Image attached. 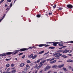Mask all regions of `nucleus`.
I'll return each mask as SVG.
<instances>
[{
  "label": "nucleus",
  "instance_id": "obj_1",
  "mask_svg": "<svg viewBox=\"0 0 73 73\" xmlns=\"http://www.w3.org/2000/svg\"><path fill=\"white\" fill-rule=\"evenodd\" d=\"M13 52H8L5 54H0V56H5L6 55H10V54H13Z\"/></svg>",
  "mask_w": 73,
  "mask_h": 73
},
{
  "label": "nucleus",
  "instance_id": "obj_2",
  "mask_svg": "<svg viewBox=\"0 0 73 73\" xmlns=\"http://www.w3.org/2000/svg\"><path fill=\"white\" fill-rule=\"evenodd\" d=\"M27 49L26 48H22L20 49L19 50H16L15 51V52L14 53V54H16V53H17L19 51H24V50H26Z\"/></svg>",
  "mask_w": 73,
  "mask_h": 73
},
{
  "label": "nucleus",
  "instance_id": "obj_3",
  "mask_svg": "<svg viewBox=\"0 0 73 73\" xmlns=\"http://www.w3.org/2000/svg\"><path fill=\"white\" fill-rule=\"evenodd\" d=\"M62 56V54H60L57 55H56L55 57L56 58H55V60H57L58 59H59L60 58V57H60V56Z\"/></svg>",
  "mask_w": 73,
  "mask_h": 73
},
{
  "label": "nucleus",
  "instance_id": "obj_4",
  "mask_svg": "<svg viewBox=\"0 0 73 73\" xmlns=\"http://www.w3.org/2000/svg\"><path fill=\"white\" fill-rule=\"evenodd\" d=\"M50 68H51V66H47L45 68L44 70L46 71V70H48V69H49Z\"/></svg>",
  "mask_w": 73,
  "mask_h": 73
},
{
  "label": "nucleus",
  "instance_id": "obj_5",
  "mask_svg": "<svg viewBox=\"0 0 73 73\" xmlns=\"http://www.w3.org/2000/svg\"><path fill=\"white\" fill-rule=\"evenodd\" d=\"M67 7L68 8H69L70 9L72 8V7H73V6L71 5H67Z\"/></svg>",
  "mask_w": 73,
  "mask_h": 73
},
{
  "label": "nucleus",
  "instance_id": "obj_6",
  "mask_svg": "<svg viewBox=\"0 0 73 73\" xmlns=\"http://www.w3.org/2000/svg\"><path fill=\"white\" fill-rule=\"evenodd\" d=\"M69 51H70L68 50H64V51H63V53H68V52H69Z\"/></svg>",
  "mask_w": 73,
  "mask_h": 73
},
{
  "label": "nucleus",
  "instance_id": "obj_7",
  "mask_svg": "<svg viewBox=\"0 0 73 73\" xmlns=\"http://www.w3.org/2000/svg\"><path fill=\"white\" fill-rule=\"evenodd\" d=\"M64 66V64L60 65L58 66V67H59V68H62V67Z\"/></svg>",
  "mask_w": 73,
  "mask_h": 73
},
{
  "label": "nucleus",
  "instance_id": "obj_8",
  "mask_svg": "<svg viewBox=\"0 0 73 73\" xmlns=\"http://www.w3.org/2000/svg\"><path fill=\"white\" fill-rule=\"evenodd\" d=\"M42 64H40V65L39 66H38L36 68V69H39V68L42 66Z\"/></svg>",
  "mask_w": 73,
  "mask_h": 73
},
{
  "label": "nucleus",
  "instance_id": "obj_9",
  "mask_svg": "<svg viewBox=\"0 0 73 73\" xmlns=\"http://www.w3.org/2000/svg\"><path fill=\"white\" fill-rule=\"evenodd\" d=\"M33 56V55L31 54V55L28 56V58H32Z\"/></svg>",
  "mask_w": 73,
  "mask_h": 73
},
{
  "label": "nucleus",
  "instance_id": "obj_10",
  "mask_svg": "<svg viewBox=\"0 0 73 73\" xmlns=\"http://www.w3.org/2000/svg\"><path fill=\"white\" fill-rule=\"evenodd\" d=\"M28 68L26 67L25 68V70H24V71L23 72H25L26 73H27L28 72V70H28Z\"/></svg>",
  "mask_w": 73,
  "mask_h": 73
},
{
  "label": "nucleus",
  "instance_id": "obj_11",
  "mask_svg": "<svg viewBox=\"0 0 73 73\" xmlns=\"http://www.w3.org/2000/svg\"><path fill=\"white\" fill-rule=\"evenodd\" d=\"M46 62V60H44L42 62H41L40 63V65H42V64H43V63H44V62Z\"/></svg>",
  "mask_w": 73,
  "mask_h": 73
},
{
  "label": "nucleus",
  "instance_id": "obj_12",
  "mask_svg": "<svg viewBox=\"0 0 73 73\" xmlns=\"http://www.w3.org/2000/svg\"><path fill=\"white\" fill-rule=\"evenodd\" d=\"M25 65V64L22 63L19 66H20V67H23V66H24V65Z\"/></svg>",
  "mask_w": 73,
  "mask_h": 73
},
{
  "label": "nucleus",
  "instance_id": "obj_13",
  "mask_svg": "<svg viewBox=\"0 0 73 73\" xmlns=\"http://www.w3.org/2000/svg\"><path fill=\"white\" fill-rule=\"evenodd\" d=\"M54 60V58L50 60V59H48L47 60V61H53V60Z\"/></svg>",
  "mask_w": 73,
  "mask_h": 73
},
{
  "label": "nucleus",
  "instance_id": "obj_14",
  "mask_svg": "<svg viewBox=\"0 0 73 73\" xmlns=\"http://www.w3.org/2000/svg\"><path fill=\"white\" fill-rule=\"evenodd\" d=\"M46 44H40L38 45V46L39 47H41V46H44V45H46Z\"/></svg>",
  "mask_w": 73,
  "mask_h": 73
},
{
  "label": "nucleus",
  "instance_id": "obj_15",
  "mask_svg": "<svg viewBox=\"0 0 73 73\" xmlns=\"http://www.w3.org/2000/svg\"><path fill=\"white\" fill-rule=\"evenodd\" d=\"M58 45L60 46H63V43H62L61 42H59V44Z\"/></svg>",
  "mask_w": 73,
  "mask_h": 73
},
{
  "label": "nucleus",
  "instance_id": "obj_16",
  "mask_svg": "<svg viewBox=\"0 0 73 73\" xmlns=\"http://www.w3.org/2000/svg\"><path fill=\"white\" fill-rule=\"evenodd\" d=\"M67 62H73V60L70 59H69L67 60Z\"/></svg>",
  "mask_w": 73,
  "mask_h": 73
},
{
  "label": "nucleus",
  "instance_id": "obj_17",
  "mask_svg": "<svg viewBox=\"0 0 73 73\" xmlns=\"http://www.w3.org/2000/svg\"><path fill=\"white\" fill-rule=\"evenodd\" d=\"M59 43H59V42H56V43H54L53 44V45L54 46H56L57 44H59Z\"/></svg>",
  "mask_w": 73,
  "mask_h": 73
},
{
  "label": "nucleus",
  "instance_id": "obj_18",
  "mask_svg": "<svg viewBox=\"0 0 73 73\" xmlns=\"http://www.w3.org/2000/svg\"><path fill=\"white\" fill-rule=\"evenodd\" d=\"M52 68H57V66L56 65H55L52 66Z\"/></svg>",
  "mask_w": 73,
  "mask_h": 73
},
{
  "label": "nucleus",
  "instance_id": "obj_19",
  "mask_svg": "<svg viewBox=\"0 0 73 73\" xmlns=\"http://www.w3.org/2000/svg\"><path fill=\"white\" fill-rule=\"evenodd\" d=\"M37 56V55H35L34 56H33V57L32 58V59H35V58Z\"/></svg>",
  "mask_w": 73,
  "mask_h": 73
},
{
  "label": "nucleus",
  "instance_id": "obj_20",
  "mask_svg": "<svg viewBox=\"0 0 73 73\" xmlns=\"http://www.w3.org/2000/svg\"><path fill=\"white\" fill-rule=\"evenodd\" d=\"M62 57L65 58H67V56L65 55H64L62 56Z\"/></svg>",
  "mask_w": 73,
  "mask_h": 73
},
{
  "label": "nucleus",
  "instance_id": "obj_21",
  "mask_svg": "<svg viewBox=\"0 0 73 73\" xmlns=\"http://www.w3.org/2000/svg\"><path fill=\"white\" fill-rule=\"evenodd\" d=\"M44 52V51H41L39 53V54H42Z\"/></svg>",
  "mask_w": 73,
  "mask_h": 73
},
{
  "label": "nucleus",
  "instance_id": "obj_22",
  "mask_svg": "<svg viewBox=\"0 0 73 73\" xmlns=\"http://www.w3.org/2000/svg\"><path fill=\"white\" fill-rule=\"evenodd\" d=\"M58 54H59V53H55V54H54L53 55V56H57V55H58Z\"/></svg>",
  "mask_w": 73,
  "mask_h": 73
},
{
  "label": "nucleus",
  "instance_id": "obj_23",
  "mask_svg": "<svg viewBox=\"0 0 73 73\" xmlns=\"http://www.w3.org/2000/svg\"><path fill=\"white\" fill-rule=\"evenodd\" d=\"M26 66L27 67L28 69H29V68H30V66H29L28 64H27Z\"/></svg>",
  "mask_w": 73,
  "mask_h": 73
},
{
  "label": "nucleus",
  "instance_id": "obj_24",
  "mask_svg": "<svg viewBox=\"0 0 73 73\" xmlns=\"http://www.w3.org/2000/svg\"><path fill=\"white\" fill-rule=\"evenodd\" d=\"M16 70H13L12 72H11V73H15L16 72Z\"/></svg>",
  "mask_w": 73,
  "mask_h": 73
},
{
  "label": "nucleus",
  "instance_id": "obj_25",
  "mask_svg": "<svg viewBox=\"0 0 73 73\" xmlns=\"http://www.w3.org/2000/svg\"><path fill=\"white\" fill-rule=\"evenodd\" d=\"M9 65H10L9 64H7L6 65V67H9Z\"/></svg>",
  "mask_w": 73,
  "mask_h": 73
},
{
  "label": "nucleus",
  "instance_id": "obj_26",
  "mask_svg": "<svg viewBox=\"0 0 73 73\" xmlns=\"http://www.w3.org/2000/svg\"><path fill=\"white\" fill-rule=\"evenodd\" d=\"M61 52H62V51L61 50H58V51H57V53H61Z\"/></svg>",
  "mask_w": 73,
  "mask_h": 73
},
{
  "label": "nucleus",
  "instance_id": "obj_27",
  "mask_svg": "<svg viewBox=\"0 0 73 73\" xmlns=\"http://www.w3.org/2000/svg\"><path fill=\"white\" fill-rule=\"evenodd\" d=\"M62 69H63V70H64V71L66 70V68H65L63 67L62 68Z\"/></svg>",
  "mask_w": 73,
  "mask_h": 73
},
{
  "label": "nucleus",
  "instance_id": "obj_28",
  "mask_svg": "<svg viewBox=\"0 0 73 73\" xmlns=\"http://www.w3.org/2000/svg\"><path fill=\"white\" fill-rule=\"evenodd\" d=\"M67 46H63L62 47H61V48H63V49H64V48H66V47H67Z\"/></svg>",
  "mask_w": 73,
  "mask_h": 73
},
{
  "label": "nucleus",
  "instance_id": "obj_29",
  "mask_svg": "<svg viewBox=\"0 0 73 73\" xmlns=\"http://www.w3.org/2000/svg\"><path fill=\"white\" fill-rule=\"evenodd\" d=\"M41 60V59L38 60H37V61L36 62H37V63L40 62V61Z\"/></svg>",
  "mask_w": 73,
  "mask_h": 73
},
{
  "label": "nucleus",
  "instance_id": "obj_30",
  "mask_svg": "<svg viewBox=\"0 0 73 73\" xmlns=\"http://www.w3.org/2000/svg\"><path fill=\"white\" fill-rule=\"evenodd\" d=\"M27 63H31V62L29 60H28L27 61Z\"/></svg>",
  "mask_w": 73,
  "mask_h": 73
},
{
  "label": "nucleus",
  "instance_id": "obj_31",
  "mask_svg": "<svg viewBox=\"0 0 73 73\" xmlns=\"http://www.w3.org/2000/svg\"><path fill=\"white\" fill-rule=\"evenodd\" d=\"M5 0H1V1L0 2V4H1Z\"/></svg>",
  "mask_w": 73,
  "mask_h": 73
},
{
  "label": "nucleus",
  "instance_id": "obj_32",
  "mask_svg": "<svg viewBox=\"0 0 73 73\" xmlns=\"http://www.w3.org/2000/svg\"><path fill=\"white\" fill-rule=\"evenodd\" d=\"M54 48H55L52 47H51L49 48V49H54Z\"/></svg>",
  "mask_w": 73,
  "mask_h": 73
},
{
  "label": "nucleus",
  "instance_id": "obj_33",
  "mask_svg": "<svg viewBox=\"0 0 73 73\" xmlns=\"http://www.w3.org/2000/svg\"><path fill=\"white\" fill-rule=\"evenodd\" d=\"M37 17H41V15H37L36 16Z\"/></svg>",
  "mask_w": 73,
  "mask_h": 73
},
{
  "label": "nucleus",
  "instance_id": "obj_34",
  "mask_svg": "<svg viewBox=\"0 0 73 73\" xmlns=\"http://www.w3.org/2000/svg\"><path fill=\"white\" fill-rule=\"evenodd\" d=\"M11 67H13V66H15V64H12L11 65Z\"/></svg>",
  "mask_w": 73,
  "mask_h": 73
},
{
  "label": "nucleus",
  "instance_id": "obj_35",
  "mask_svg": "<svg viewBox=\"0 0 73 73\" xmlns=\"http://www.w3.org/2000/svg\"><path fill=\"white\" fill-rule=\"evenodd\" d=\"M7 2L9 3H11V0H7Z\"/></svg>",
  "mask_w": 73,
  "mask_h": 73
},
{
  "label": "nucleus",
  "instance_id": "obj_36",
  "mask_svg": "<svg viewBox=\"0 0 73 73\" xmlns=\"http://www.w3.org/2000/svg\"><path fill=\"white\" fill-rule=\"evenodd\" d=\"M33 47H32V46L29 47V49H32V48H33Z\"/></svg>",
  "mask_w": 73,
  "mask_h": 73
},
{
  "label": "nucleus",
  "instance_id": "obj_37",
  "mask_svg": "<svg viewBox=\"0 0 73 73\" xmlns=\"http://www.w3.org/2000/svg\"><path fill=\"white\" fill-rule=\"evenodd\" d=\"M51 72H52V71L49 70L48 72L47 73H50Z\"/></svg>",
  "mask_w": 73,
  "mask_h": 73
},
{
  "label": "nucleus",
  "instance_id": "obj_38",
  "mask_svg": "<svg viewBox=\"0 0 73 73\" xmlns=\"http://www.w3.org/2000/svg\"><path fill=\"white\" fill-rule=\"evenodd\" d=\"M23 54V53H21L19 54V56H21V55H22V54Z\"/></svg>",
  "mask_w": 73,
  "mask_h": 73
},
{
  "label": "nucleus",
  "instance_id": "obj_39",
  "mask_svg": "<svg viewBox=\"0 0 73 73\" xmlns=\"http://www.w3.org/2000/svg\"><path fill=\"white\" fill-rule=\"evenodd\" d=\"M49 53V52L48 51L47 53H45V54H48V53Z\"/></svg>",
  "mask_w": 73,
  "mask_h": 73
},
{
  "label": "nucleus",
  "instance_id": "obj_40",
  "mask_svg": "<svg viewBox=\"0 0 73 73\" xmlns=\"http://www.w3.org/2000/svg\"><path fill=\"white\" fill-rule=\"evenodd\" d=\"M10 68H8L7 70V72H9V70H10Z\"/></svg>",
  "mask_w": 73,
  "mask_h": 73
},
{
  "label": "nucleus",
  "instance_id": "obj_41",
  "mask_svg": "<svg viewBox=\"0 0 73 73\" xmlns=\"http://www.w3.org/2000/svg\"><path fill=\"white\" fill-rule=\"evenodd\" d=\"M69 69H72V67L71 66H69Z\"/></svg>",
  "mask_w": 73,
  "mask_h": 73
},
{
  "label": "nucleus",
  "instance_id": "obj_42",
  "mask_svg": "<svg viewBox=\"0 0 73 73\" xmlns=\"http://www.w3.org/2000/svg\"><path fill=\"white\" fill-rule=\"evenodd\" d=\"M53 63H55V62H56V60H54L53 61Z\"/></svg>",
  "mask_w": 73,
  "mask_h": 73
},
{
  "label": "nucleus",
  "instance_id": "obj_43",
  "mask_svg": "<svg viewBox=\"0 0 73 73\" xmlns=\"http://www.w3.org/2000/svg\"><path fill=\"white\" fill-rule=\"evenodd\" d=\"M56 5H55L54 6H53V8H56Z\"/></svg>",
  "mask_w": 73,
  "mask_h": 73
},
{
  "label": "nucleus",
  "instance_id": "obj_44",
  "mask_svg": "<svg viewBox=\"0 0 73 73\" xmlns=\"http://www.w3.org/2000/svg\"><path fill=\"white\" fill-rule=\"evenodd\" d=\"M5 15H6L5 14L3 16V17L2 18L3 19H4V17H5Z\"/></svg>",
  "mask_w": 73,
  "mask_h": 73
},
{
  "label": "nucleus",
  "instance_id": "obj_45",
  "mask_svg": "<svg viewBox=\"0 0 73 73\" xmlns=\"http://www.w3.org/2000/svg\"><path fill=\"white\" fill-rule=\"evenodd\" d=\"M25 58V55H23V56H22V58Z\"/></svg>",
  "mask_w": 73,
  "mask_h": 73
},
{
  "label": "nucleus",
  "instance_id": "obj_46",
  "mask_svg": "<svg viewBox=\"0 0 73 73\" xmlns=\"http://www.w3.org/2000/svg\"><path fill=\"white\" fill-rule=\"evenodd\" d=\"M50 64H53V61L52 62L50 61Z\"/></svg>",
  "mask_w": 73,
  "mask_h": 73
},
{
  "label": "nucleus",
  "instance_id": "obj_47",
  "mask_svg": "<svg viewBox=\"0 0 73 73\" xmlns=\"http://www.w3.org/2000/svg\"><path fill=\"white\" fill-rule=\"evenodd\" d=\"M48 14H49L50 15H52V13H49Z\"/></svg>",
  "mask_w": 73,
  "mask_h": 73
},
{
  "label": "nucleus",
  "instance_id": "obj_48",
  "mask_svg": "<svg viewBox=\"0 0 73 73\" xmlns=\"http://www.w3.org/2000/svg\"><path fill=\"white\" fill-rule=\"evenodd\" d=\"M12 3H11L10 4V7H12Z\"/></svg>",
  "mask_w": 73,
  "mask_h": 73
},
{
  "label": "nucleus",
  "instance_id": "obj_49",
  "mask_svg": "<svg viewBox=\"0 0 73 73\" xmlns=\"http://www.w3.org/2000/svg\"><path fill=\"white\" fill-rule=\"evenodd\" d=\"M5 60L6 61H9V59H6Z\"/></svg>",
  "mask_w": 73,
  "mask_h": 73
},
{
  "label": "nucleus",
  "instance_id": "obj_50",
  "mask_svg": "<svg viewBox=\"0 0 73 73\" xmlns=\"http://www.w3.org/2000/svg\"><path fill=\"white\" fill-rule=\"evenodd\" d=\"M58 9L59 10H62V8H60H60L59 9Z\"/></svg>",
  "mask_w": 73,
  "mask_h": 73
},
{
  "label": "nucleus",
  "instance_id": "obj_51",
  "mask_svg": "<svg viewBox=\"0 0 73 73\" xmlns=\"http://www.w3.org/2000/svg\"><path fill=\"white\" fill-rule=\"evenodd\" d=\"M5 73H11V72H9L7 71V72H6Z\"/></svg>",
  "mask_w": 73,
  "mask_h": 73
},
{
  "label": "nucleus",
  "instance_id": "obj_52",
  "mask_svg": "<svg viewBox=\"0 0 73 73\" xmlns=\"http://www.w3.org/2000/svg\"><path fill=\"white\" fill-rule=\"evenodd\" d=\"M3 19H1L0 20V22H1V21H2V20H3Z\"/></svg>",
  "mask_w": 73,
  "mask_h": 73
},
{
  "label": "nucleus",
  "instance_id": "obj_53",
  "mask_svg": "<svg viewBox=\"0 0 73 73\" xmlns=\"http://www.w3.org/2000/svg\"><path fill=\"white\" fill-rule=\"evenodd\" d=\"M37 67V64H36V65L35 66V68H36V67Z\"/></svg>",
  "mask_w": 73,
  "mask_h": 73
},
{
  "label": "nucleus",
  "instance_id": "obj_54",
  "mask_svg": "<svg viewBox=\"0 0 73 73\" xmlns=\"http://www.w3.org/2000/svg\"><path fill=\"white\" fill-rule=\"evenodd\" d=\"M68 56H72V54H68Z\"/></svg>",
  "mask_w": 73,
  "mask_h": 73
},
{
  "label": "nucleus",
  "instance_id": "obj_55",
  "mask_svg": "<svg viewBox=\"0 0 73 73\" xmlns=\"http://www.w3.org/2000/svg\"><path fill=\"white\" fill-rule=\"evenodd\" d=\"M70 42H71V43H73V41H70Z\"/></svg>",
  "mask_w": 73,
  "mask_h": 73
},
{
  "label": "nucleus",
  "instance_id": "obj_56",
  "mask_svg": "<svg viewBox=\"0 0 73 73\" xmlns=\"http://www.w3.org/2000/svg\"><path fill=\"white\" fill-rule=\"evenodd\" d=\"M37 73V71H36L35 72V73Z\"/></svg>",
  "mask_w": 73,
  "mask_h": 73
},
{
  "label": "nucleus",
  "instance_id": "obj_57",
  "mask_svg": "<svg viewBox=\"0 0 73 73\" xmlns=\"http://www.w3.org/2000/svg\"><path fill=\"white\" fill-rule=\"evenodd\" d=\"M49 46V45H46V46H45L46 47V46Z\"/></svg>",
  "mask_w": 73,
  "mask_h": 73
},
{
  "label": "nucleus",
  "instance_id": "obj_58",
  "mask_svg": "<svg viewBox=\"0 0 73 73\" xmlns=\"http://www.w3.org/2000/svg\"><path fill=\"white\" fill-rule=\"evenodd\" d=\"M59 49H62V48H59Z\"/></svg>",
  "mask_w": 73,
  "mask_h": 73
},
{
  "label": "nucleus",
  "instance_id": "obj_59",
  "mask_svg": "<svg viewBox=\"0 0 73 73\" xmlns=\"http://www.w3.org/2000/svg\"><path fill=\"white\" fill-rule=\"evenodd\" d=\"M32 73V71H30L28 73Z\"/></svg>",
  "mask_w": 73,
  "mask_h": 73
},
{
  "label": "nucleus",
  "instance_id": "obj_60",
  "mask_svg": "<svg viewBox=\"0 0 73 73\" xmlns=\"http://www.w3.org/2000/svg\"><path fill=\"white\" fill-rule=\"evenodd\" d=\"M16 60H17V58H15Z\"/></svg>",
  "mask_w": 73,
  "mask_h": 73
},
{
  "label": "nucleus",
  "instance_id": "obj_61",
  "mask_svg": "<svg viewBox=\"0 0 73 73\" xmlns=\"http://www.w3.org/2000/svg\"><path fill=\"white\" fill-rule=\"evenodd\" d=\"M7 4H6V5H5V7H7Z\"/></svg>",
  "mask_w": 73,
  "mask_h": 73
},
{
  "label": "nucleus",
  "instance_id": "obj_62",
  "mask_svg": "<svg viewBox=\"0 0 73 73\" xmlns=\"http://www.w3.org/2000/svg\"><path fill=\"white\" fill-rule=\"evenodd\" d=\"M0 73H2V72H1V71L0 70Z\"/></svg>",
  "mask_w": 73,
  "mask_h": 73
},
{
  "label": "nucleus",
  "instance_id": "obj_63",
  "mask_svg": "<svg viewBox=\"0 0 73 73\" xmlns=\"http://www.w3.org/2000/svg\"><path fill=\"white\" fill-rule=\"evenodd\" d=\"M42 71H40V73H42Z\"/></svg>",
  "mask_w": 73,
  "mask_h": 73
},
{
  "label": "nucleus",
  "instance_id": "obj_64",
  "mask_svg": "<svg viewBox=\"0 0 73 73\" xmlns=\"http://www.w3.org/2000/svg\"><path fill=\"white\" fill-rule=\"evenodd\" d=\"M59 73H63V72H60Z\"/></svg>",
  "mask_w": 73,
  "mask_h": 73
}]
</instances>
